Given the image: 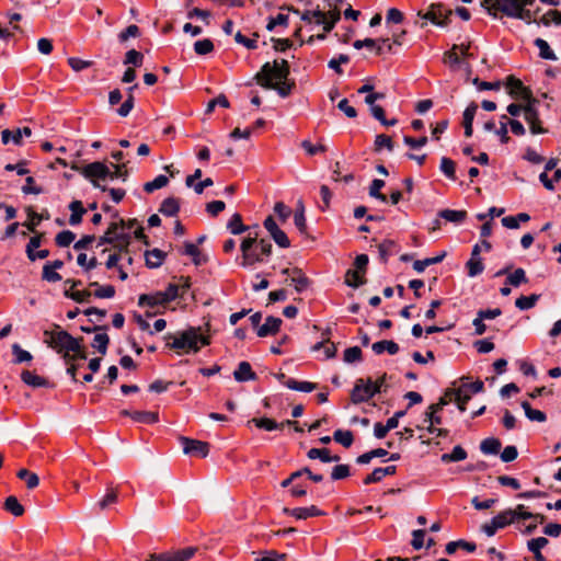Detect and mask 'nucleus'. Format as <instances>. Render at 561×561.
<instances>
[{
    "instance_id": "1",
    "label": "nucleus",
    "mask_w": 561,
    "mask_h": 561,
    "mask_svg": "<svg viewBox=\"0 0 561 561\" xmlns=\"http://www.w3.org/2000/svg\"><path fill=\"white\" fill-rule=\"evenodd\" d=\"M240 249L242 252L240 265L242 267H249L256 263L264 262L266 257L272 255L273 251L272 243L266 239H259L257 233H254V236L249 233V236L242 240Z\"/></svg>"
},
{
    "instance_id": "2",
    "label": "nucleus",
    "mask_w": 561,
    "mask_h": 561,
    "mask_svg": "<svg viewBox=\"0 0 561 561\" xmlns=\"http://www.w3.org/2000/svg\"><path fill=\"white\" fill-rule=\"evenodd\" d=\"M201 327H190L188 329L178 332L176 334L168 333L164 339L168 341L167 346L173 350H185L187 353H197L202 345L210 344V337L201 333Z\"/></svg>"
},
{
    "instance_id": "3",
    "label": "nucleus",
    "mask_w": 561,
    "mask_h": 561,
    "mask_svg": "<svg viewBox=\"0 0 561 561\" xmlns=\"http://www.w3.org/2000/svg\"><path fill=\"white\" fill-rule=\"evenodd\" d=\"M535 0H500L496 1V8L499 12L503 13L508 18L519 19L526 23H537L539 20L536 19V14L539 10L533 12L526 9L527 5L533 4Z\"/></svg>"
},
{
    "instance_id": "4",
    "label": "nucleus",
    "mask_w": 561,
    "mask_h": 561,
    "mask_svg": "<svg viewBox=\"0 0 561 561\" xmlns=\"http://www.w3.org/2000/svg\"><path fill=\"white\" fill-rule=\"evenodd\" d=\"M44 334L48 337V345L56 350L58 353H70V351H78L79 339L73 337L67 331L60 330L56 325V330L45 331Z\"/></svg>"
},
{
    "instance_id": "5",
    "label": "nucleus",
    "mask_w": 561,
    "mask_h": 561,
    "mask_svg": "<svg viewBox=\"0 0 561 561\" xmlns=\"http://www.w3.org/2000/svg\"><path fill=\"white\" fill-rule=\"evenodd\" d=\"M81 175L87 179L93 187L99 188L102 192L108 190V187L102 182L110 180L111 169L101 161L91 162L82 167Z\"/></svg>"
},
{
    "instance_id": "6",
    "label": "nucleus",
    "mask_w": 561,
    "mask_h": 561,
    "mask_svg": "<svg viewBox=\"0 0 561 561\" xmlns=\"http://www.w3.org/2000/svg\"><path fill=\"white\" fill-rule=\"evenodd\" d=\"M289 73V65L287 60H274L273 64L265 62L261 67V70L254 76L253 80H255V82L257 83V78L263 76L264 79L266 80H272L274 82H283L288 80Z\"/></svg>"
},
{
    "instance_id": "7",
    "label": "nucleus",
    "mask_w": 561,
    "mask_h": 561,
    "mask_svg": "<svg viewBox=\"0 0 561 561\" xmlns=\"http://www.w3.org/2000/svg\"><path fill=\"white\" fill-rule=\"evenodd\" d=\"M417 15L436 26L446 27L450 23L453 11L443 3H432L425 13L419 11Z\"/></svg>"
},
{
    "instance_id": "8",
    "label": "nucleus",
    "mask_w": 561,
    "mask_h": 561,
    "mask_svg": "<svg viewBox=\"0 0 561 561\" xmlns=\"http://www.w3.org/2000/svg\"><path fill=\"white\" fill-rule=\"evenodd\" d=\"M130 243V236L127 232H117L116 225H110L104 236L99 238L98 245L114 244L118 251H126Z\"/></svg>"
},
{
    "instance_id": "9",
    "label": "nucleus",
    "mask_w": 561,
    "mask_h": 561,
    "mask_svg": "<svg viewBox=\"0 0 561 561\" xmlns=\"http://www.w3.org/2000/svg\"><path fill=\"white\" fill-rule=\"evenodd\" d=\"M377 393L378 390L376 388H371V378H367L366 380L358 378L351 391V401L354 404L367 402Z\"/></svg>"
},
{
    "instance_id": "10",
    "label": "nucleus",
    "mask_w": 561,
    "mask_h": 561,
    "mask_svg": "<svg viewBox=\"0 0 561 561\" xmlns=\"http://www.w3.org/2000/svg\"><path fill=\"white\" fill-rule=\"evenodd\" d=\"M196 551L195 547H187L172 552L150 553L146 561H187Z\"/></svg>"
},
{
    "instance_id": "11",
    "label": "nucleus",
    "mask_w": 561,
    "mask_h": 561,
    "mask_svg": "<svg viewBox=\"0 0 561 561\" xmlns=\"http://www.w3.org/2000/svg\"><path fill=\"white\" fill-rule=\"evenodd\" d=\"M264 228L270 233L274 242L283 249L290 247V240L287 234L278 227L273 216H267L263 221Z\"/></svg>"
},
{
    "instance_id": "12",
    "label": "nucleus",
    "mask_w": 561,
    "mask_h": 561,
    "mask_svg": "<svg viewBox=\"0 0 561 561\" xmlns=\"http://www.w3.org/2000/svg\"><path fill=\"white\" fill-rule=\"evenodd\" d=\"M512 514L507 513L506 510L494 516L489 523L481 526V530L488 536L492 537L499 529H502L508 525L514 524L512 522Z\"/></svg>"
},
{
    "instance_id": "13",
    "label": "nucleus",
    "mask_w": 561,
    "mask_h": 561,
    "mask_svg": "<svg viewBox=\"0 0 561 561\" xmlns=\"http://www.w3.org/2000/svg\"><path fill=\"white\" fill-rule=\"evenodd\" d=\"M179 440L185 455H196L205 458L209 453V444L206 442L188 438L185 436H180Z\"/></svg>"
},
{
    "instance_id": "14",
    "label": "nucleus",
    "mask_w": 561,
    "mask_h": 561,
    "mask_svg": "<svg viewBox=\"0 0 561 561\" xmlns=\"http://www.w3.org/2000/svg\"><path fill=\"white\" fill-rule=\"evenodd\" d=\"M257 84L266 90H275L282 98L290 95L293 89L296 87L295 81L286 80L283 82H274L272 80L264 79L263 76L257 78Z\"/></svg>"
},
{
    "instance_id": "15",
    "label": "nucleus",
    "mask_w": 561,
    "mask_h": 561,
    "mask_svg": "<svg viewBox=\"0 0 561 561\" xmlns=\"http://www.w3.org/2000/svg\"><path fill=\"white\" fill-rule=\"evenodd\" d=\"M506 512L512 514V522L516 524V526L520 525V520L534 519L539 523H543L546 520L545 515L528 512L524 504H518L515 508H507Z\"/></svg>"
},
{
    "instance_id": "16",
    "label": "nucleus",
    "mask_w": 561,
    "mask_h": 561,
    "mask_svg": "<svg viewBox=\"0 0 561 561\" xmlns=\"http://www.w3.org/2000/svg\"><path fill=\"white\" fill-rule=\"evenodd\" d=\"M524 118L529 125V130L533 135L548 133V129L541 126V121L539 118V112L537 107L525 106Z\"/></svg>"
},
{
    "instance_id": "17",
    "label": "nucleus",
    "mask_w": 561,
    "mask_h": 561,
    "mask_svg": "<svg viewBox=\"0 0 561 561\" xmlns=\"http://www.w3.org/2000/svg\"><path fill=\"white\" fill-rule=\"evenodd\" d=\"M506 85L510 89L508 93L512 98L515 99H528L530 98V89L526 88L523 82L515 78L514 76H510L506 79Z\"/></svg>"
},
{
    "instance_id": "18",
    "label": "nucleus",
    "mask_w": 561,
    "mask_h": 561,
    "mask_svg": "<svg viewBox=\"0 0 561 561\" xmlns=\"http://www.w3.org/2000/svg\"><path fill=\"white\" fill-rule=\"evenodd\" d=\"M32 129L30 127L16 128L15 130L4 129L1 131V140L4 145L12 141L14 145L20 146L22 144V137H30Z\"/></svg>"
},
{
    "instance_id": "19",
    "label": "nucleus",
    "mask_w": 561,
    "mask_h": 561,
    "mask_svg": "<svg viewBox=\"0 0 561 561\" xmlns=\"http://www.w3.org/2000/svg\"><path fill=\"white\" fill-rule=\"evenodd\" d=\"M286 282H289L290 285H294L295 290L298 294L305 291L311 285V280L299 267H293L291 276L289 279H286Z\"/></svg>"
},
{
    "instance_id": "20",
    "label": "nucleus",
    "mask_w": 561,
    "mask_h": 561,
    "mask_svg": "<svg viewBox=\"0 0 561 561\" xmlns=\"http://www.w3.org/2000/svg\"><path fill=\"white\" fill-rule=\"evenodd\" d=\"M282 323L283 320L280 318L268 316L266 317L264 324L259 327L256 330V334L260 337L275 335L279 331Z\"/></svg>"
},
{
    "instance_id": "21",
    "label": "nucleus",
    "mask_w": 561,
    "mask_h": 561,
    "mask_svg": "<svg viewBox=\"0 0 561 561\" xmlns=\"http://www.w3.org/2000/svg\"><path fill=\"white\" fill-rule=\"evenodd\" d=\"M284 513L296 517L297 519H307L309 517L322 516L325 513L319 510L317 506L311 505L309 507H297V508H284Z\"/></svg>"
},
{
    "instance_id": "22",
    "label": "nucleus",
    "mask_w": 561,
    "mask_h": 561,
    "mask_svg": "<svg viewBox=\"0 0 561 561\" xmlns=\"http://www.w3.org/2000/svg\"><path fill=\"white\" fill-rule=\"evenodd\" d=\"M167 304H169V302L165 299L162 291H156L152 294H142L138 298V305L140 307L147 306L150 308H154L157 306H165Z\"/></svg>"
},
{
    "instance_id": "23",
    "label": "nucleus",
    "mask_w": 561,
    "mask_h": 561,
    "mask_svg": "<svg viewBox=\"0 0 561 561\" xmlns=\"http://www.w3.org/2000/svg\"><path fill=\"white\" fill-rule=\"evenodd\" d=\"M233 378L238 382H245V381H250V380H256L257 376L252 370L250 363L240 362L237 369L233 371Z\"/></svg>"
},
{
    "instance_id": "24",
    "label": "nucleus",
    "mask_w": 561,
    "mask_h": 561,
    "mask_svg": "<svg viewBox=\"0 0 561 561\" xmlns=\"http://www.w3.org/2000/svg\"><path fill=\"white\" fill-rule=\"evenodd\" d=\"M165 256H167V253L160 249H152V250L146 251V253H145L146 266L149 268H158L163 264Z\"/></svg>"
},
{
    "instance_id": "25",
    "label": "nucleus",
    "mask_w": 561,
    "mask_h": 561,
    "mask_svg": "<svg viewBox=\"0 0 561 561\" xmlns=\"http://www.w3.org/2000/svg\"><path fill=\"white\" fill-rule=\"evenodd\" d=\"M478 110V105L474 102H471L463 112V128H465V135L466 137H471L473 129L472 124Z\"/></svg>"
},
{
    "instance_id": "26",
    "label": "nucleus",
    "mask_w": 561,
    "mask_h": 561,
    "mask_svg": "<svg viewBox=\"0 0 561 561\" xmlns=\"http://www.w3.org/2000/svg\"><path fill=\"white\" fill-rule=\"evenodd\" d=\"M396 471H397L396 466H388L385 468H376L370 474H368L364 479V484L380 482L383 477L392 476L396 473Z\"/></svg>"
},
{
    "instance_id": "27",
    "label": "nucleus",
    "mask_w": 561,
    "mask_h": 561,
    "mask_svg": "<svg viewBox=\"0 0 561 561\" xmlns=\"http://www.w3.org/2000/svg\"><path fill=\"white\" fill-rule=\"evenodd\" d=\"M21 379L25 385L32 388L48 387L49 385L47 379L30 370H23L21 374Z\"/></svg>"
},
{
    "instance_id": "28",
    "label": "nucleus",
    "mask_w": 561,
    "mask_h": 561,
    "mask_svg": "<svg viewBox=\"0 0 561 561\" xmlns=\"http://www.w3.org/2000/svg\"><path fill=\"white\" fill-rule=\"evenodd\" d=\"M159 211L167 217H174L180 211V202L175 197H167L162 201Z\"/></svg>"
},
{
    "instance_id": "29",
    "label": "nucleus",
    "mask_w": 561,
    "mask_h": 561,
    "mask_svg": "<svg viewBox=\"0 0 561 561\" xmlns=\"http://www.w3.org/2000/svg\"><path fill=\"white\" fill-rule=\"evenodd\" d=\"M398 252V245L393 240L387 239L378 244L379 259L387 263L388 259Z\"/></svg>"
},
{
    "instance_id": "30",
    "label": "nucleus",
    "mask_w": 561,
    "mask_h": 561,
    "mask_svg": "<svg viewBox=\"0 0 561 561\" xmlns=\"http://www.w3.org/2000/svg\"><path fill=\"white\" fill-rule=\"evenodd\" d=\"M344 283L348 287L358 288L366 284L365 274L358 270H347L344 277Z\"/></svg>"
},
{
    "instance_id": "31",
    "label": "nucleus",
    "mask_w": 561,
    "mask_h": 561,
    "mask_svg": "<svg viewBox=\"0 0 561 561\" xmlns=\"http://www.w3.org/2000/svg\"><path fill=\"white\" fill-rule=\"evenodd\" d=\"M371 350L377 355H380L383 352H388L390 355H396L399 352V345L394 341L382 340L375 342L371 345Z\"/></svg>"
},
{
    "instance_id": "32",
    "label": "nucleus",
    "mask_w": 561,
    "mask_h": 561,
    "mask_svg": "<svg viewBox=\"0 0 561 561\" xmlns=\"http://www.w3.org/2000/svg\"><path fill=\"white\" fill-rule=\"evenodd\" d=\"M437 216L446 221L454 224H461L467 218L466 210H454V209H442L438 211Z\"/></svg>"
},
{
    "instance_id": "33",
    "label": "nucleus",
    "mask_w": 561,
    "mask_h": 561,
    "mask_svg": "<svg viewBox=\"0 0 561 561\" xmlns=\"http://www.w3.org/2000/svg\"><path fill=\"white\" fill-rule=\"evenodd\" d=\"M69 209L71 211V215L69 217V224L71 226L79 225L82 221L83 215L87 213V210L83 207L82 203L80 201H72L69 204Z\"/></svg>"
},
{
    "instance_id": "34",
    "label": "nucleus",
    "mask_w": 561,
    "mask_h": 561,
    "mask_svg": "<svg viewBox=\"0 0 561 561\" xmlns=\"http://www.w3.org/2000/svg\"><path fill=\"white\" fill-rule=\"evenodd\" d=\"M467 456V451L460 445H457L453 448L451 453L443 454L440 461L444 463L458 462L465 460Z\"/></svg>"
},
{
    "instance_id": "35",
    "label": "nucleus",
    "mask_w": 561,
    "mask_h": 561,
    "mask_svg": "<svg viewBox=\"0 0 561 561\" xmlns=\"http://www.w3.org/2000/svg\"><path fill=\"white\" fill-rule=\"evenodd\" d=\"M502 447V443L499 438L489 437L481 442L480 450L484 455H496Z\"/></svg>"
},
{
    "instance_id": "36",
    "label": "nucleus",
    "mask_w": 561,
    "mask_h": 561,
    "mask_svg": "<svg viewBox=\"0 0 561 561\" xmlns=\"http://www.w3.org/2000/svg\"><path fill=\"white\" fill-rule=\"evenodd\" d=\"M227 229L232 234H241L250 229L249 226L242 224V217L240 214L236 213L231 216L227 224Z\"/></svg>"
},
{
    "instance_id": "37",
    "label": "nucleus",
    "mask_w": 561,
    "mask_h": 561,
    "mask_svg": "<svg viewBox=\"0 0 561 561\" xmlns=\"http://www.w3.org/2000/svg\"><path fill=\"white\" fill-rule=\"evenodd\" d=\"M341 19V11L339 8H331L328 13H325V18H324V22L321 24L323 25V31L325 33H329L331 32L335 24L340 21Z\"/></svg>"
},
{
    "instance_id": "38",
    "label": "nucleus",
    "mask_w": 561,
    "mask_h": 561,
    "mask_svg": "<svg viewBox=\"0 0 561 561\" xmlns=\"http://www.w3.org/2000/svg\"><path fill=\"white\" fill-rule=\"evenodd\" d=\"M446 394H454V399L457 403V407L460 412L466 411V405L468 401L471 399L470 394L463 391V388H458L456 390L447 389Z\"/></svg>"
},
{
    "instance_id": "39",
    "label": "nucleus",
    "mask_w": 561,
    "mask_h": 561,
    "mask_svg": "<svg viewBox=\"0 0 561 561\" xmlns=\"http://www.w3.org/2000/svg\"><path fill=\"white\" fill-rule=\"evenodd\" d=\"M253 423L256 427L265 431L282 430L283 424H278L275 420L268 417H253L248 424Z\"/></svg>"
},
{
    "instance_id": "40",
    "label": "nucleus",
    "mask_w": 561,
    "mask_h": 561,
    "mask_svg": "<svg viewBox=\"0 0 561 561\" xmlns=\"http://www.w3.org/2000/svg\"><path fill=\"white\" fill-rule=\"evenodd\" d=\"M284 385L291 390L301 392H311L317 388V385L310 381H298L294 378H289Z\"/></svg>"
},
{
    "instance_id": "41",
    "label": "nucleus",
    "mask_w": 561,
    "mask_h": 561,
    "mask_svg": "<svg viewBox=\"0 0 561 561\" xmlns=\"http://www.w3.org/2000/svg\"><path fill=\"white\" fill-rule=\"evenodd\" d=\"M520 407L523 408L525 415L529 421L542 423L547 420L546 414L542 411L533 409L529 402L523 401Z\"/></svg>"
},
{
    "instance_id": "42",
    "label": "nucleus",
    "mask_w": 561,
    "mask_h": 561,
    "mask_svg": "<svg viewBox=\"0 0 561 561\" xmlns=\"http://www.w3.org/2000/svg\"><path fill=\"white\" fill-rule=\"evenodd\" d=\"M445 256H446V252L444 251V252H442L440 254H438L437 256H434V257H427V259H424V260H416L413 263V268L417 273H422V272H424V270L427 266L440 263L444 260Z\"/></svg>"
},
{
    "instance_id": "43",
    "label": "nucleus",
    "mask_w": 561,
    "mask_h": 561,
    "mask_svg": "<svg viewBox=\"0 0 561 561\" xmlns=\"http://www.w3.org/2000/svg\"><path fill=\"white\" fill-rule=\"evenodd\" d=\"M108 344H110V337L105 333V331H103L101 333L96 332V334L94 335V339H93V342H92L91 346L96 348V351L101 355H105L106 352H107Z\"/></svg>"
},
{
    "instance_id": "44",
    "label": "nucleus",
    "mask_w": 561,
    "mask_h": 561,
    "mask_svg": "<svg viewBox=\"0 0 561 561\" xmlns=\"http://www.w3.org/2000/svg\"><path fill=\"white\" fill-rule=\"evenodd\" d=\"M535 46L539 49V56L547 60H557L556 54L551 50L547 41L542 38H536L534 42Z\"/></svg>"
},
{
    "instance_id": "45",
    "label": "nucleus",
    "mask_w": 561,
    "mask_h": 561,
    "mask_svg": "<svg viewBox=\"0 0 561 561\" xmlns=\"http://www.w3.org/2000/svg\"><path fill=\"white\" fill-rule=\"evenodd\" d=\"M16 477L21 480H24L26 483V488L32 490L35 489L39 483V478L36 473L28 471L27 469H20L16 473Z\"/></svg>"
},
{
    "instance_id": "46",
    "label": "nucleus",
    "mask_w": 561,
    "mask_h": 561,
    "mask_svg": "<svg viewBox=\"0 0 561 561\" xmlns=\"http://www.w3.org/2000/svg\"><path fill=\"white\" fill-rule=\"evenodd\" d=\"M539 298V294H531L530 296H520L515 300V306L519 310H528L535 307Z\"/></svg>"
},
{
    "instance_id": "47",
    "label": "nucleus",
    "mask_w": 561,
    "mask_h": 561,
    "mask_svg": "<svg viewBox=\"0 0 561 561\" xmlns=\"http://www.w3.org/2000/svg\"><path fill=\"white\" fill-rule=\"evenodd\" d=\"M131 419L138 423L152 424L158 422V413L149 411H134Z\"/></svg>"
},
{
    "instance_id": "48",
    "label": "nucleus",
    "mask_w": 561,
    "mask_h": 561,
    "mask_svg": "<svg viewBox=\"0 0 561 561\" xmlns=\"http://www.w3.org/2000/svg\"><path fill=\"white\" fill-rule=\"evenodd\" d=\"M386 185L383 180L375 179L371 181L369 186V196L374 197L382 203L387 202V196L380 192V190Z\"/></svg>"
},
{
    "instance_id": "49",
    "label": "nucleus",
    "mask_w": 561,
    "mask_h": 561,
    "mask_svg": "<svg viewBox=\"0 0 561 561\" xmlns=\"http://www.w3.org/2000/svg\"><path fill=\"white\" fill-rule=\"evenodd\" d=\"M118 500V490L117 488H113L112 485L107 486L106 495L98 503L100 510L104 511L110 505L116 503Z\"/></svg>"
},
{
    "instance_id": "50",
    "label": "nucleus",
    "mask_w": 561,
    "mask_h": 561,
    "mask_svg": "<svg viewBox=\"0 0 561 561\" xmlns=\"http://www.w3.org/2000/svg\"><path fill=\"white\" fill-rule=\"evenodd\" d=\"M527 282L526 272L522 267L516 268L513 273L508 274L506 278V284L514 287H518L520 284Z\"/></svg>"
},
{
    "instance_id": "51",
    "label": "nucleus",
    "mask_w": 561,
    "mask_h": 561,
    "mask_svg": "<svg viewBox=\"0 0 561 561\" xmlns=\"http://www.w3.org/2000/svg\"><path fill=\"white\" fill-rule=\"evenodd\" d=\"M4 508L16 517L23 515L24 513L23 505L13 495L5 499Z\"/></svg>"
},
{
    "instance_id": "52",
    "label": "nucleus",
    "mask_w": 561,
    "mask_h": 561,
    "mask_svg": "<svg viewBox=\"0 0 561 561\" xmlns=\"http://www.w3.org/2000/svg\"><path fill=\"white\" fill-rule=\"evenodd\" d=\"M333 439L344 446L345 448H348L352 446L354 442V436L351 431H343V430H336L333 433Z\"/></svg>"
},
{
    "instance_id": "53",
    "label": "nucleus",
    "mask_w": 561,
    "mask_h": 561,
    "mask_svg": "<svg viewBox=\"0 0 561 561\" xmlns=\"http://www.w3.org/2000/svg\"><path fill=\"white\" fill-rule=\"evenodd\" d=\"M439 169L449 180H456V164L451 159L443 157L440 159Z\"/></svg>"
},
{
    "instance_id": "54",
    "label": "nucleus",
    "mask_w": 561,
    "mask_h": 561,
    "mask_svg": "<svg viewBox=\"0 0 561 561\" xmlns=\"http://www.w3.org/2000/svg\"><path fill=\"white\" fill-rule=\"evenodd\" d=\"M168 183H169V178L163 174H160L157 178H154L152 181L145 183L144 190L147 193H152L156 190L167 186Z\"/></svg>"
},
{
    "instance_id": "55",
    "label": "nucleus",
    "mask_w": 561,
    "mask_h": 561,
    "mask_svg": "<svg viewBox=\"0 0 561 561\" xmlns=\"http://www.w3.org/2000/svg\"><path fill=\"white\" fill-rule=\"evenodd\" d=\"M466 267L468 270V276L470 277H476L480 275L484 270V265L481 261V257H470L469 261L466 263Z\"/></svg>"
},
{
    "instance_id": "56",
    "label": "nucleus",
    "mask_w": 561,
    "mask_h": 561,
    "mask_svg": "<svg viewBox=\"0 0 561 561\" xmlns=\"http://www.w3.org/2000/svg\"><path fill=\"white\" fill-rule=\"evenodd\" d=\"M551 23H554L556 25H561V11L549 10L539 19L538 22V24H542L545 26H549Z\"/></svg>"
},
{
    "instance_id": "57",
    "label": "nucleus",
    "mask_w": 561,
    "mask_h": 561,
    "mask_svg": "<svg viewBox=\"0 0 561 561\" xmlns=\"http://www.w3.org/2000/svg\"><path fill=\"white\" fill-rule=\"evenodd\" d=\"M12 353L15 356L13 359L14 364H22L24 362H31L33 356L30 352L21 348V346L15 343L12 345Z\"/></svg>"
},
{
    "instance_id": "58",
    "label": "nucleus",
    "mask_w": 561,
    "mask_h": 561,
    "mask_svg": "<svg viewBox=\"0 0 561 561\" xmlns=\"http://www.w3.org/2000/svg\"><path fill=\"white\" fill-rule=\"evenodd\" d=\"M90 286L98 287V289L93 293L96 298H112L115 295V288L112 285L101 286L98 282L90 283Z\"/></svg>"
},
{
    "instance_id": "59",
    "label": "nucleus",
    "mask_w": 561,
    "mask_h": 561,
    "mask_svg": "<svg viewBox=\"0 0 561 561\" xmlns=\"http://www.w3.org/2000/svg\"><path fill=\"white\" fill-rule=\"evenodd\" d=\"M299 206H301V209H296V211L294 214V224L301 233H305L307 230V222H306L305 206H304L302 201H299Z\"/></svg>"
},
{
    "instance_id": "60",
    "label": "nucleus",
    "mask_w": 561,
    "mask_h": 561,
    "mask_svg": "<svg viewBox=\"0 0 561 561\" xmlns=\"http://www.w3.org/2000/svg\"><path fill=\"white\" fill-rule=\"evenodd\" d=\"M214 48V43L209 38L199 39L194 43V51L201 56L210 54Z\"/></svg>"
},
{
    "instance_id": "61",
    "label": "nucleus",
    "mask_w": 561,
    "mask_h": 561,
    "mask_svg": "<svg viewBox=\"0 0 561 561\" xmlns=\"http://www.w3.org/2000/svg\"><path fill=\"white\" fill-rule=\"evenodd\" d=\"M81 341H82V337L79 339L78 351H70V353H65L62 355V357L67 364L72 363L76 359H82V360L87 359L88 355H87L84 347L81 345Z\"/></svg>"
},
{
    "instance_id": "62",
    "label": "nucleus",
    "mask_w": 561,
    "mask_h": 561,
    "mask_svg": "<svg viewBox=\"0 0 561 561\" xmlns=\"http://www.w3.org/2000/svg\"><path fill=\"white\" fill-rule=\"evenodd\" d=\"M76 238V234L70 230H62L59 233H57L55 238V242L60 248H67L69 247Z\"/></svg>"
},
{
    "instance_id": "63",
    "label": "nucleus",
    "mask_w": 561,
    "mask_h": 561,
    "mask_svg": "<svg viewBox=\"0 0 561 561\" xmlns=\"http://www.w3.org/2000/svg\"><path fill=\"white\" fill-rule=\"evenodd\" d=\"M111 165L114 170H111L110 180L113 181L115 179H122V181L125 182L128 178L126 163H112Z\"/></svg>"
},
{
    "instance_id": "64",
    "label": "nucleus",
    "mask_w": 561,
    "mask_h": 561,
    "mask_svg": "<svg viewBox=\"0 0 561 561\" xmlns=\"http://www.w3.org/2000/svg\"><path fill=\"white\" fill-rule=\"evenodd\" d=\"M144 61V56L136 49H130L125 54L124 65H133L140 67Z\"/></svg>"
}]
</instances>
